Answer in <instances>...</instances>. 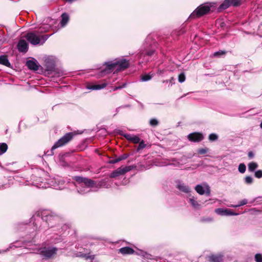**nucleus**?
I'll list each match as a JSON object with an SVG mask.
<instances>
[{
	"instance_id": "nucleus-1",
	"label": "nucleus",
	"mask_w": 262,
	"mask_h": 262,
	"mask_svg": "<svg viewBox=\"0 0 262 262\" xmlns=\"http://www.w3.org/2000/svg\"><path fill=\"white\" fill-rule=\"evenodd\" d=\"M106 68L102 71V75L108 74L114 70L119 71L125 69L128 66V62L123 59L118 60L108 61L105 63Z\"/></svg>"
},
{
	"instance_id": "nucleus-2",
	"label": "nucleus",
	"mask_w": 262,
	"mask_h": 262,
	"mask_svg": "<svg viewBox=\"0 0 262 262\" xmlns=\"http://www.w3.org/2000/svg\"><path fill=\"white\" fill-rule=\"evenodd\" d=\"M27 40L32 45H42L48 38L46 35H41L37 32L28 33L25 36Z\"/></svg>"
},
{
	"instance_id": "nucleus-3",
	"label": "nucleus",
	"mask_w": 262,
	"mask_h": 262,
	"mask_svg": "<svg viewBox=\"0 0 262 262\" xmlns=\"http://www.w3.org/2000/svg\"><path fill=\"white\" fill-rule=\"evenodd\" d=\"M210 10V4H206L202 5L198 7L190 15V17L192 18L200 17L203 15L207 14Z\"/></svg>"
},
{
	"instance_id": "nucleus-4",
	"label": "nucleus",
	"mask_w": 262,
	"mask_h": 262,
	"mask_svg": "<svg viewBox=\"0 0 262 262\" xmlns=\"http://www.w3.org/2000/svg\"><path fill=\"white\" fill-rule=\"evenodd\" d=\"M73 134L69 133L66 134L59 139L52 146L51 150H53L57 148L62 146L68 143L73 137Z\"/></svg>"
},
{
	"instance_id": "nucleus-5",
	"label": "nucleus",
	"mask_w": 262,
	"mask_h": 262,
	"mask_svg": "<svg viewBox=\"0 0 262 262\" xmlns=\"http://www.w3.org/2000/svg\"><path fill=\"white\" fill-rule=\"evenodd\" d=\"M76 180L79 183L80 186L82 187L85 186L86 189L93 187L95 185V183L94 181L86 178L76 177Z\"/></svg>"
},
{
	"instance_id": "nucleus-6",
	"label": "nucleus",
	"mask_w": 262,
	"mask_h": 262,
	"mask_svg": "<svg viewBox=\"0 0 262 262\" xmlns=\"http://www.w3.org/2000/svg\"><path fill=\"white\" fill-rule=\"evenodd\" d=\"M241 4V0H225L220 5V9L224 10L231 6H237Z\"/></svg>"
},
{
	"instance_id": "nucleus-7",
	"label": "nucleus",
	"mask_w": 262,
	"mask_h": 262,
	"mask_svg": "<svg viewBox=\"0 0 262 262\" xmlns=\"http://www.w3.org/2000/svg\"><path fill=\"white\" fill-rule=\"evenodd\" d=\"M57 251V249L55 248H43L40 250L41 254L47 258H50L54 256Z\"/></svg>"
},
{
	"instance_id": "nucleus-8",
	"label": "nucleus",
	"mask_w": 262,
	"mask_h": 262,
	"mask_svg": "<svg viewBox=\"0 0 262 262\" xmlns=\"http://www.w3.org/2000/svg\"><path fill=\"white\" fill-rule=\"evenodd\" d=\"M195 190L201 195H203L205 193L207 195H209L210 192L209 187L206 184H204L203 185H197L195 187Z\"/></svg>"
},
{
	"instance_id": "nucleus-9",
	"label": "nucleus",
	"mask_w": 262,
	"mask_h": 262,
	"mask_svg": "<svg viewBox=\"0 0 262 262\" xmlns=\"http://www.w3.org/2000/svg\"><path fill=\"white\" fill-rule=\"evenodd\" d=\"M130 170V168L128 167H125L124 168L120 167L116 170L113 171L111 175V178H116L119 176L123 174L125 172Z\"/></svg>"
},
{
	"instance_id": "nucleus-10",
	"label": "nucleus",
	"mask_w": 262,
	"mask_h": 262,
	"mask_svg": "<svg viewBox=\"0 0 262 262\" xmlns=\"http://www.w3.org/2000/svg\"><path fill=\"white\" fill-rule=\"evenodd\" d=\"M188 139L192 142H199L203 139V136L199 133H193L188 135Z\"/></svg>"
},
{
	"instance_id": "nucleus-11",
	"label": "nucleus",
	"mask_w": 262,
	"mask_h": 262,
	"mask_svg": "<svg viewBox=\"0 0 262 262\" xmlns=\"http://www.w3.org/2000/svg\"><path fill=\"white\" fill-rule=\"evenodd\" d=\"M215 212L221 215H237L238 213H235L228 209L218 208L215 210Z\"/></svg>"
},
{
	"instance_id": "nucleus-12",
	"label": "nucleus",
	"mask_w": 262,
	"mask_h": 262,
	"mask_svg": "<svg viewBox=\"0 0 262 262\" xmlns=\"http://www.w3.org/2000/svg\"><path fill=\"white\" fill-rule=\"evenodd\" d=\"M18 49L20 52H26L28 49V45L24 40H20L17 45Z\"/></svg>"
},
{
	"instance_id": "nucleus-13",
	"label": "nucleus",
	"mask_w": 262,
	"mask_h": 262,
	"mask_svg": "<svg viewBox=\"0 0 262 262\" xmlns=\"http://www.w3.org/2000/svg\"><path fill=\"white\" fill-rule=\"evenodd\" d=\"M107 85V84L106 83H102L100 84H93L88 85L87 89L92 90H98L104 88Z\"/></svg>"
},
{
	"instance_id": "nucleus-14",
	"label": "nucleus",
	"mask_w": 262,
	"mask_h": 262,
	"mask_svg": "<svg viewBox=\"0 0 262 262\" xmlns=\"http://www.w3.org/2000/svg\"><path fill=\"white\" fill-rule=\"evenodd\" d=\"M26 65L30 70L36 71L38 69V66L35 61L29 60L27 62Z\"/></svg>"
},
{
	"instance_id": "nucleus-15",
	"label": "nucleus",
	"mask_w": 262,
	"mask_h": 262,
	"mask_svg": "<svg viewBox=\"0 0 262 262\" xmlns=\"http://www.w3.org/2000/svg\"><path fill=\"white\" fill-rule=\"evenodd\" d=\"M209 261L211 262H222L223 258L221 254L212 255L209 257Z\"/></svg>"
},
{
	"instance_id": "nucleus-16",
	"label": "nucleus",
	"mask_w": 262,
	"mask_h": 262,
	"mask_svg": "<svg viewBox=\"0 0 262 262\" xmlns=\"http://www.w3.org/2000/svg\"><path fill=\"white\" fill-rule=\"evenodd\" d=\"M0 63L7 67H10V63L8 61L7 56L2 55L0 56Z\"/></svg>"
},
{
	"instance_id": "nucleus-17",
	"label": "nucleus",
	"mask_w": 262,
	"mask_h": 262,
	"mask_svg": "<svg viewBox=\"0 0 262 262\" xmlns=\"http://www.w3.org/2000/svg\"><path fill=\"white\" fill-rule=\"evenodd\" d=\"M119 251L123 254H132L134 250L129 247H124L119 249Z\"/></svg>"
},
{
	"instance_id": "nucleus-18",
	"label": "nucleus",
	"mask_w": 262,
	"mask_h": 262,
	"mask_svg": "<svg viewBox=\"0 0 262 262\" xmlns=\"http://www.w3.org/2000/svg\"><path fill=\"white\" fill-rule=\"evenodd\" d=\"M62 19L61 21V25L62 27H64L69 21V15L66 13H63L61 15Z\"/></svg>"
},
{
	"instance_id": "nucleus-19",
	"label": "nucleus",
	"mask_w": 262,
	"mask_h": 262,
	"mask_svg": "<svg viewBox=\"0 0 262 262\" xmlns=\"http://www.w3.org/2000/svg\"><path fill=\"white\" fill-rule=\"evenodd\" d=\"M257 167L258 164L254 162H251L248 165V170L250 172L254 171Z\"/></svg>"
},
{
	"instance_id": "nucleus-20",
	"label": "nucleus",
	"mask_w": 262,
	"mask_h": 262,
	"mask_svg": "<svg viewBox=\"0 0 262 262\" xmlns=\"http://www.w3.org/2000/svg\"><path fill=\"white\" fill-rule=\"evenodd\" d=\"M178 188L181 191L185 192H188L190 191V188L185 185L184 184H179L178 185Z\"/></svg>"
},
{
	"instance_id": "nucleus-21",
	"label": "nucleus",
	"mask_w": 262,
	"mask_h": 262,
	"mask_svg": "<svg viewBox=\"0 0 262 262\" xmlns=\"http://www.w3.org/2000/svg\"><path fill=\"white\" fill-rule=\"evenodd\" d=\"M64 182L63 181H58V183L57 184L56 182H55V183L53 184V186L55 187V189H61L63 187Z\"/></svg>"
},
{
	"instance_id": "nucleus-22",
	"label": "nucleus",
	"mask_w": 262,
	"mask_h": 262,
	"mask_svg": "<svg viewBox=\"0 0 262 262\" xmlns=\"http://www.w3.org/2000/svg\"><path fill=\"white\" fill-rule=\"evenodd\" d=\"M189 202L191 203V205L194 208H199L200 207V205L198 204V203L195 201L194 197H192L190 199H189Z\"/></svg>"
},
{
	"instance_id": "nucleus-23",
	"label": "nucleus",
	"mask_w": 262,
	"mask_h": 262,
	"mask_svg": "<svg viewBox=\"0 0 262 262\" xmlns=\"http://www.w3.org/2000/svg\"><path fill=\"white\" fill-rule=\"evenodd\" d=\"M8 146L6 143L0 144V155L5 153L7 150Z\"/></svg>"
},
{
	"instance_id": "nucleus-24",
	"label": "nucleus",
	"mask_w": 262,
	"mask_h": 262,
	"mask_svg": "<svg viewBox=\"0 0 262 262\" xmlns=\"http://www.w3.org/2000/svg\"><path fill=\"white\" fill-rule=\"evenodd\" d=\"M246 165L244 164L241 163L239 165L238 169V171L241 173H244L246 171Z\"/></svg>"
},
{
	"instance_id": "nucleus-25",
	"label": "nucleus",
	"mask_w": 262,
	"mask_h": 262,
	"mask_svg": "<svg viewBox=\"0 0 262 262\" xmlns=\"http://www.w3.org/2000/svg\"><path fill=\"white\" fill-rule=\"evenodd\" d=\"M152 76L149 74L144 75L141 76V80L142 81H146L151 79Z\"/></svg>"
},
{
	"instance_id": "nucleus-26",
	"label": "nucleus",
	"mask_w": 262,
	"mask_h": 262,
	"mask_svg": "<svg viewBox=\"0 0 262 262\" xmlns=\"http://www.w3.org/2000/svg\"><path fill=\"white\" fill-rule=\"evenodd\" d=\"M128 157V155H126V154H124L123 155H122L121 156H120L118 158L116 159L114 162L113 163H116V162H118L122 160H124L125 159H126Z\"/></svg>"
},
{
	"instance_id": "nucleus-27",
	"label": "nucleus",
	"mask_w": 262,
	"mask_h": 262,
	"mask_svg": "<svg viewBox=\"0 0 262 262\" xmlns=\"http://www.w3.org/2000/svg\"><path fill=\"white\" fill-rule=\"evenodd\" d=\"M248 201L246 199H244L242 201H241L239 204L236 205H231L230 207H239L244 205H246Z\"/></svg>"
},
{
	"instance_id": "nucleus-28",
	"label": "nucleus",
	"mask_w": 262,
	"mask_h": 262,
	"mask_svg": "<svg viewBox=\"0 0 262 262\" xmlns=\"http://www.w3.org/2000/svg\"><path fill=\"white\" fill-rule=\"evenodd\" d=\"M140 139L138 136L133 135L131 141H132L133 143H138L140 142Z\"/></svg>"
},
{
	"instance_id": "nucleus-29",
	"label": "nucleus",
	"mask_w": 262,
	"mask_h": 262,
	"mask_svg": "<svg viewBox=\"0 0 262 262\" xmlns=\"http://www.w3.org/2000/svg\"><path fill=\"white\" fill-rule=\"evenodd\" d=\"M246 183L250 184L253 182V178L250 176H247L245 178Z\"/></svg>"
},
{
	"instance_id": "nucleus-30",
	"label": "nucleus",
	"mask_w": 262,
	"mask_h": 262,
	"mask_svg": "<svg viewBox=\"0 0 262 262\" xmlns=\"http://www.w3.org/2000/svg\"><path fill=\"white\" fill-rule=\"evenodd\" d=\"M255 259L256 262H262V254H256L255 256Z\"/></svg>"
},
{
	"instance_id": "nucleus-31",
	"label": "nucleus",
	"mask_w": 262,
	"mask_h": 262,
	"mask_svg": "<svg viewBox=\"0 0 262 262\" xmlns=\"http://www.w3.org/2000/svg\"><path fill=\"white\" fill-rule=\"evenodd\" d=\"M217 139V135L215 134H211L209 136V139L210 141H215Z\"/></svg>"
},
{
	"instance_id": "nucleus-32",
	"label": "nucleus",
	"mask_w": 262,
	"mask_h": 262,
	"mask_svg": "<svg viewBox=\"0 0 262 262\" xmlns=\"http://www.w3.org/2000/svg\"><path fill=\"white\" fill-rule=\"evenodd\" d=\"M255 177L257 178H262V170H258L255 172L254 173Z\"/></svg>"
},
{
	"instance_id": "nucleus-33",
	"label": "nucleus",
	"mask_w": 262,
	"mask_h": 262,
	"mask_svg": "<svg viewBox=\"0 0 262 262\" xmlns=\"http://www.w3.org/2000/svg\"><path fill=\"white\" fill-rule=\"evenodd\" d=\"M185 80V76L183 73H181L179 76V81L181 83L183 82Z\"/></svg>"
},
{
	"instance_id": "nucleus-34",
	"label": "nucleus",
	"mask_w": 262,
	"mask_h": 262,
	"mask_svg": "<svg viewBox=\"0 0 262 262\" xmlns=\"http://www.w3.org/2000/svg\"><path fill=\"white\" fill-rule=\"evenodd\" d=\"M139 143V145L137 148L138 150L143 149L146 146V144L144 143L143 141H142L141 142H140Z\"/></svg>"
},
{
	"instance_id": "nucleus-35",
	"label": "nucleus",
	"mask_w": 262,
	"mask_h": 262,
	"mask_svg": "<svg viewBox=\"0 0 262 262\" xmlns=\"http://www.w3.org/2000/svg\"><path fill=\"white\" fill-rule=\"evenodd\" d=\"M225 52L223 51H220L218 52H214L213 54L214 56H220L221 55H224Z\"/></svg>"
},
{
	"instance_id": "nucleus-36",
	"label": "nucleus",
	"mask_w": 262,
	"mask_h": 262,
	"mask_svg": "<svg viewBox=\"0 0 262 262\" xmlns=\"http://www.w3.org/2000/svg\"><path fill=\"white\" fill-rule=\"evenodd\" d=\"M158 124V121L156 119H152L150 120V124L152 126H156Z\"/></svg>"
},
{
	"instance_id": "nucleus-37",
	"label": "nucleus",
	"mask_w": 262,
	"mask_h": 262,
	"mask_svg": "<svg viewBox=\"0 0 262 262\" xmlns=\"http://www.w3.org/2000/svg\"><path fill=\"white\" fill-rule=\"evenodd\" d=\"M207 151H208V149L206 148H201V149H199L198 150V153L200 154H204L206 153L207 152Z\"/></svg>"
},
{
	"instance_id": "nucleus-38",
	"label": "nucleus",
	"mask_w": 262,
	"mask_h": 262,
	"mask_svg": "<svg viewBox=\"0 0 262 262\" xmlns=\"http://www.w3.org/2000/svg\"><path fill=\"white\" fill-rule=\"evenodd\" d=\"M124 137L128 140L131 141L133 135L126 134L124 135Z\"/></svg>"
},
{
	"instance_id": "nucleus-39",
	"label": "nucleus",
	"mask_w": 262,
	"mask_h": 262,
	"mask_svg": "<svg viewBox=\"0 0 262 262\" xmlns=\"http://www.w3.org/2000/svg\"><path fill=\"white\" fill-rule=\"evenodd\" d=\"M125 84H124L123 85V86H116V87H115V88L113 89V90H114V91H116V90H118V89H121L122 88H124V87H125Z\"/></svg>"
},
{
	"instance_id": "nucleus-40",
	"label": "nucleus",
	"mask_w": 262,
	"mask_h": 262,
	"mask_svg": "<svg viewBox=\"0 0 262 262\" xmlns=\"http://www.w3.org/2000/svg\"><path fill=\"white\" fill-rule=\"evenodd\" d=\"M248 157L250 158H252L253 157H254V154L252 152H249L248 153Z\"/></svg>"
},
{
	"instance_id": "nucleus-41",
	"label": "nucleus",
	"mask_w": 262,
	"mask_h": 262,
	"mask_svg": "<svg viewBox=\"0 0 262 262\" xmlns=\"http://www.w3.org/2000/svg\"><path fill=\"white\" fill-rule=\"evenodd\" d=\"M78 191L81 193H84L85 192H88L89 191V190H78Z\"/></svg>"
},
{
	"instance_id": "nucleus-42",
	"label": "nucleus",
	"mask_w": 262,
	"mask_h": 262,
	"mask_svg": "<svg viewBox=\"0 0 262 262\" xmlns=\"http://www.w3.org/2000/svg\"><path fill=\"white\" fill-rule=\"evenodd\" d=\"M154 53V52H153V51H151V52H148V55H152V53Z\"/></svg>"
},
{
	"instance_id": "nucleus-43",
	"label": "nucleus",
	"mask_w": 262,
	"mask_h": 262,
	"mask_svg": "<svg viewBox=\"0 0 262 262\" xmlns=\"http://www.w3.org/2000/svg\"><path fill=\"white\" fill-rule=\"evenodd\" d=\"M260 127L262 128V122H261L260 124Z\"/></svg>"
},
{
	"instance_id": "nucleus-44",
	"label": "nucleus",
	"mask_w": 262,
	"mask_h": 262,
	"mask_svg": "<svg viewBox=\"0 0 262 262\" xmlns=\"http://www.w3.org/2000/svg\"><path fill=\"white\" fill-rule=\"evenodd\" d=\"M165 82V83H167L168 82V81L167 80L164 81V82Z\"/></svg>"
}]
</instances>
